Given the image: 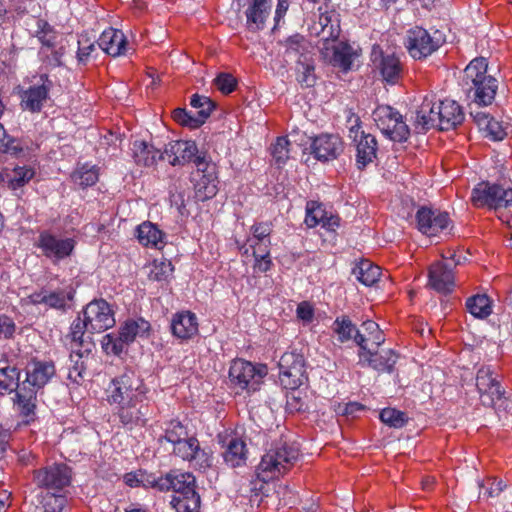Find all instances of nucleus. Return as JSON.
<instances>
[{
  "label": "nucleus",
  "instance_id": "1",
  "mask_svg": "<svg viewBox=\"0 0 512 512\" xmlns=\"http://www.w3.org/2000/svg\"><path fill=\"white\" fill-rule=\"evenodd\" d=\"M107 393V401L117 405V415L122 424L134 425L142 420L146 388L134 371L126 370L112 379Z\"/></svg>",
  "mask_w": 512,
  "mask_h": 512
},
{
  "label": "nucleus",
  "instance_id": "2",
  "mask_svg": "<svg viewBox=\"0 0 512 512\" xmlns=\"http://www.w3.org/2000/svg\"><path fill=\"white\" fill-rule=\"evenodd\" d=\"M56 368L52 361L32 358L25 366V379L19 391V414L29 424L35 418L37 393L55 376Z\"/></svg>",
  "mask_w": 512,
  "mask_h": 512
},
{
  "label": "nucleus",
  "instance_id": "3",
  "mask_svg": "<svg viewBox=\"0 0 512 512\" xmlns=\"http://www.w3.org/2000/svg\"><path fill=\"white\" fill-rule=\"evenodd\" d=\"M148 483L159 491H172L170 503L177 512L199 511L200 496L196 492V480L191 473L172 471Z\"/></svg>",
  "mask_w": 512,
  "mask_h": 512
},
{
  "label": "nucleus",
  "instance_id": "4",
  "mask_svg": "<svg viewBox=\"0 0 512 512\" xmlns=\"http://www.w3.org/2000/svg\"><path fill=\"white\" fill-rule=\"evenodd\" d=\"M488 63L486 58L473 59L464 70V82L467 95L478 106L491 105L495 99L498 81L487 75Z\"/></svg>",
  "mask_w": 512,
  "mask_h": 512
},
{
  "label": "nucleus",
  "instance_id": "5",
  "mask_svg": "<svg viewBox=\"0 0 512 512\" xmlns=\"http://www.w3.org/2000/svg\"><path fill=\"white\" fill-rule=\"evenodd\" d=\"M298 457V448L286 442H277L262 456L256 468V476L260 481L268 482L284 475Z\"/></svg>",
  "mask_w": 512,
  "mask_h": 512
},
{
  "label": "nucleus",
  "instance_id": "6",
  "mask_svg": "<svg viewBox=\"0 0 512 512\" xmlns=\"http://www.w3.org/2000/svg\"><path fill=\"white\" fill-rule=\"evenodd\" d=\"M476 387L482 405L496 411L507 407L506 391L501 383V376L491 366H482L476 374Z\"/></svg>",
  "mask_w": 512,
  "mask_h": 512
},
{
  "label": "nucleus",
  "instance_id": "7",
  "mask_svg": "<svg viewBox=\"0 0 512 512\" xmlns=\"http://www.w3.org/2000/svg\"><path fill=\"white\" fill-rule=\"evenodd\" d=\"M150 328V323L143 318L128 320L121 326L118 334L110 333L103 337L102 348L107 354L118 356L137 336L147 337Z\"/></svg>",
  "mask_w": 512,
  "mask_h": 512
},
{
  "label": "nucleus",
  "instance_id": "8",
  "mask_svg": "<svg viewBox=\"0 0 512 512\" xmlns=\"http://www.w3.org/2000/svg\"><path fill=\"white\" fill-rule=\"evenodd\" d=\"M268 369L264 364H253L243 359H235L229 368L231 385L248 392L259 389Z\"/></svg>",
  "mask_w": 512,
  "mask_h": 512
},
{
  "label": "nucleus",
  "instance_id": "9",
  "mask_svg": "<svg viewBox=\"0 0 512 512\" xmlns=\"http://www.w3.org/2000/svg\"><path fill=\"white\" fill-rule=\"evenodd\" d=\"M445 42L441 31L432 33L422 27H414L407 32L405 46L412 58L422 60L430 56Z\"/></svg>",
  "mask_w": 512,
  "mask_h": 512
},
{
  "label": "nucleus",
  "instance_id": "10",
  "mask_svg": "<svg viewBox=\"0 0 512 512\" xmlns=\"http://www.w3.org/2000/svg\"><path fill=\"white\" fill-rule=\"evenodd\" d=\"M373 118L377 127L390 140L404 142L410 136V129L403 121L402 115L388 105L378 106L373 111Z\"/></svg>",
  "mask_w": 512,
  "mask_h": 512
},
{
  "label": "nucleus",
  "instance_id": "11",
  "mask_svg": "<svg viewBox=\"0 0 512 512\" xmlns=\"http://www.w3.org/2000/svg\"><path fill=\"white\" fill-rule=\"evenodd\" d=\"M279 380L285 389L295 390L308 381L303 355L295 352H285L278 363Z\"/></svg>",
  "mask_w": 512,
  "mask_h": 512
},
{
  "label": "nucleus",
  "instance_id": "12",
  "mask_svg": "<svg viewBox=\"0 0 512 512\" xmlns=\"http://www.w3.org/2000/svg\"><path fill=\"white\" fill-rule=\"evenodd\" d=\"M471 201L476 207L487 206L495 210L509 208L512 207V189L481 182L473 189Z\"/></svg>",
  "mask_w": 512,
  "mask_h": 512
},
{
  "label": "nucleus",
  "instance_id": "13",
  "mask_svg": "<svg viewBox=\"0 0 512 512\" xmlns=\"http://www.w3.org/2000/svg\"><path fill=\"white\" fill-rule=\"evenodd\" d=\"M33 481L47 492L61 491L71 483V469L63 463L46 466L34 470Z\"/></svg>",
  "mask_w": 512,
  "mask_h": 512
},
{
  "label": "nucleus",
  "instance_id": "14",
  "mask_svg": "<svg viewBox=\"0 0 512 512\" xmlns=\"http://www.w3.org/2000/svg\"><path fill=\"white\" fill-rule=\"evenodd\" d=\"M53 81L47 74H41L27 89L20 92V106L31 113H39L50 99Z\"/></svg>",
  "mask_w": 512,
  "mask_h": 512
},
{
  "label": "nucleus",
  "instance_id": "15",
  "mask_svg": "<svg viewBox=\"0 0 512 512\" xmlns=\"http://www.w3.org/2000/svg\"><path fill=\"white\" fill-rule=\"evenodd\" d=\"M87 321L88 332L91 334L103 332L115 325L114 313L104 299L93 300L82 311Z\"/></svg>",
  "mask_w": 512,
  "mask_h": 512
},
{
  "label": "nucleus",
  "instance_id": "16",
  "mask_svg": "<svg viewBox=\"0 0 512 512\" xmlns=\"http://www.w3.org/2000/svg\"><path fill=\"white\" fill-rule=\"evenodd\" d=\"M75 244L76 242L72 238H60L48 231L41 232L37 241V246L43 255L51 259L53 263L69 257Z\"/></svg>",
  "mask_w": 512,
  "mask_h": 512
},
{
  "label": "nucleus",
  "instance_id": "17",
  "mask_svg": "<svg viewBox=\"0 0 512 512\" xmlns=\"http://www.w3.org/2000/svg\"><path fill=\"white\" fill-rule=\"evenodd\" d=\"M372 61L383 81L396 85L403 77V64L395 53H385L373 47Z\"/></svg>",
  "mask_w": 512,
  "mask_h": 512
},
{
  "label": "nucleus",
  "instance_id": "18",
  "mask_svg": "<svg viewBox=\"0 0 512 512\" xmlns=\"http://www.w3.org/2000/svg\"><path fill=\"white\" fill-rule=\"evenodd\" d=\"M417 227L420 232L431 237L446 231L449 228L450 218L448 213L421 207L416 213Z\"/></svg>",
  "mask_w": 512,
  "mask_h": 512
},
{
  "label": "nucleus",
  "instance_id": "19",
  "mask_svg": "<svg viewBox=\"0 0 512 512\" xmlns=\"http://www.w3.org/2000/svg\"><path fill=\"white\" fill-rule=\"evenodd\" d=\"M173 453L185 461H194L200 468L211 466V457L200 448L196 437L187 436L184 440L174 445Z\"/></svg>",
  "mask_w": 512,
  "mask_h": 512
},
{
  "label": "nucleus",
  "instance_id": "20",
  "mask_svg": "<svg viewBox=\"0 0 512 512\" xmlns=\"http://www.w3.org/2000/svg\"><path fill=\"white\" fill-rule=\"evenodd\" d=\"M428 278L429 286L438 293L448 294L455 286L453 268L448 262L433 263L429 268Z\"/></svg>",
  "mask_w": 512,
  "mask_h": 512
},
{
  "label": "nucleus",
  "instance_id": "21",
  "mask_svg": "<svg viewBox=\"0 0 512 512\" xmlns=\"http://www.w3.org/2000/svg\"><path fill=\"white\" fill-rule=\"evenodd\" d=\"M94 345L86 344L85 348H71L68 378L75 384L81 385L86 378L87 368L93 361L92 349Z\"/></svg>",
  "mask_w": 512,
  "mask_h": 512
},
{
  "label": "nucleus",
  "instance_id": "22",
  "mask_svg": "<svg viewBox=\"0 0 512 512\" xmlns=\"http://www.w3.org/2000/svg\"><path fill=\"white\" fill-rule=\"evenodd\" d=\"M312 154L320 161L336 159L343 151V144L337 135L322 134L311 144Z\"/></svg>",
  "mask_w": 512,
  "mask_h": 512
},
{
  "label": "nucleus",
  "instance_id": "23",
  "mask_svg": "<svg viewBox=\"0 0 512 512\" xmlns=\"http://www.w3.org/2000/svg\"><path fill=\"white\" fill-rule=\"evenodd\" d=\"M438 102L433 96H425L421 105L416 110L414 121L415 129L418 132H425L431 128L438 127L439 115L437 113Z\"/></svg>",
  "mask_w": 512,
  "mask_h": 512
},
{
  "label": "nucleus",
  "instance_id": "24",
  "mask_svg": "<svg viewBox=\"0 0 512 512\" xmlns=\"http://www.w3.org/2000/svg\"><path fill=\"white\" fill-rule=\"evenodd\" d=\"M171 332L181 340H189L198 334V321L194 313L182 311L174 314L171 319Z\"/></svg>",
  "mask_w": 512,
  "mask_h": 512
},
{
  "label": "nucleus",
  "instance_id": "25",
  "mask_svg": "<svg viewBox=\"0 0 512 512\" xmlns=\"http://www.w3.org/2000/svg\"><path fill=\"white\" fill-rule=\"evenodd\" d=\"M198 153L194 141L179 140L170 143L164 150V159L167 158L172 166L184 165L193 160Z\"/></svg>",
  "mask_w": 512,
  "mask_h": 512
},
{
  "label": "nucleus",
  "instance_id": "26",
  "mask_svg": "<svg viewBox=\"0 0 512 512\" xmlns=\"http://www.w3.org/2000/svg\"><path fill=\"white\" fill-rule=\"evenodd\" d=\"M437 113L439 115L438 128L442 131L455 128L464 120L462 108L454 100H439L437 105Z\"/></svg>",
  "mask_w": 512,
  "mask_h": 512
},
{
  "label": "nucleus",
  "instance_id": "27",
  "mask_svg": "<svg viewBox=\"0 0 512 512\" xmlns=\"http://www.w3.org/2000/svg\"><path fill=\"white\" fill-rule=\"evenodd\" d=\"M361 361L367 362L368 366L378 372L391 373L397 362L398 355L391 349L382 352L373 351L372 349L359 352Z\"/></svg>",
  "mask_w": 512,
  "mask_h": 512
},
{
  "label": "nucleus",
  "instance_id": "28",
  "mask_svg": "<svg viewBox=\"0 0 512 512\" xmlns=\"http://www.w3.org/2000/svg\"><path fill=\"white\" fill-rule=\"evenodd\" d=\"M270 11L269 0H250L245 11L247 28L250 31L262 30Z\"/></svg>",
  "mask_w": 512,
  "mask_h": 512
},
{
  "label": "nucleus",
  "instance_id": "29",
  "mask_svg": "<svg viewBox=\"0 0 512 512\" xmlns=\"http://www.w3.org/2000/svg\"><path fill=\"white\" fill-rule=\"evenodd\" d=\"M362 331H356L354 336L355 343L360 347V351L369 350L368 343L378 348L385 342V337L379 325L372 321L367 320L361 325Z\"/></svg>",
  "mask_w": 512,
  "mask_h": 512
},
{
  "label": "nucleus",
  "instance_id": "30",
  "mask_svg": "<svg viewBox=\"0 0 512 512\" xmlns=\"http://www.w3.org/2000/svg\"><path fill=\"white\" fill-rule=\"evenodd\" d=\"M127 40L121 30L109 28L98 39V46L113 57L124 54Z\"/></svg>",
  "mask_w": 512,
  "mask_h": 512
},
{
  "label": "nucleus",
  "instance_id": "31",
  "mask_svg": "<svg viewBox=\"0 0 512 512\" xmlns=\"http://www.w3.org/2000/svg\"><path fill=\"white\" fill-rule=\"evenodd\" d=\"M356 163L359 169L365 168L376 158L377 140L371 134L361 132L356 141Z\"/></svg>",
  "mask_w": 512,
  "mask_h": 512
},
{
  "label": "nucleus",
  "instance_id": "32",
  "mask_svg": "<svg viewBox=\"0 0 512 512\" xmlns=\"http://www.w3.org/2000/svg\"><path fill=\"white\" fill-rule=\"evenodd\" d=\"M20 370L15 366L0 367V395L15 392L14 405L19 411Z\"/></svg>",
  "mask_w": 512,
  "mask_h": 512
},
{
  "label": "nucleus",
  "instance_id": "33",
  "mask_svg": "<svg viewBox=\"0 0 512 512\" xmlns=\"http://www.w3.org/2000/svg\"><path fill=\"white\" fill-rule=\"evenodd\" d=\"M133 157L137 165L150 167L156 164L158 160L164 159V152L145 141H135L133 143Z\"/></svg>",
  "mask_w": 512,
  "mask_h": 512
},
{
  "label": "nucleus",
  "instance_id": "34",
  "mask_svg": "<svg viewBox=\"0 0 512 512\" xmlns=\"http://www.w3.org/2000/svg\"><path fill=\"white\" fill-rule=\"evenodd\" d=\"M247 453L246 443L242 439L235 437L227 444L223 452V458L227 465L231 468H236L246 464Z\"/></svg>",
  "mask_w": 512,
  "mask_h": 512
},
{
  "label": "nucleus",
  "instance_id": "35",
  "mask_svg": "<svg viewBox=\"0 0 512 512\" xmlns=\"http://www.w3.org/2000/svg\"><path fill=\"white\" fill-rule=\"evenodd\" d=\"M218 192V177L213 168L210 167L208 174L202 175L195 185V196L199 201H206L213 198Z\"/></svg>",
  "mask_w": 512,
  "mask_h": 512
},
{
  "label": "nucleus",
  "instance_id": "36",
  "mask_svg": "<svg viewBox=\"0 0 512 512\" xmlns=\"http://www.w3.org/2000/svg\"><path fill=\"white\" fill-rule=\"evenodd\" d=\"M356 279L366 286L375 284L381 275V268L367 259H362L352 269Z\"/></svg>",
  "mask_w": 512,
  "mask_h": 512
},
{
  "label": "nucleus",
  "instance_id": "37",
  "mask_svg": "<svg viewBox=\"0 0 512 512\" xmlns=\"http://www.w3.org/2000/svg\"><path fill=\"white\" fill-rule=\"evenodd\" d=\"M318 25L321 29L318 36L324 41L336 40L340 35V23L335 12H326L319 16Z\"/></svg>",
  "mask_w": 512,
  "mask_h": 512
},
{
  "label": "nucleus",
  "instance_id": "38",
  "mask_svg": "<svg viewBox=\"0 0 512 512\" xmlns=\"http://www.w3.org/2000/svg\"><path fill=\"white\" fill-rule=\"evenodd\" d=\"M91 333L88 332V324L86 319L80 315L73 321L71 325V347L85 348L86 344L94 345L91 338Z\"/></svg>",
  "mask_w": 512,
  "mask_h": 512
},
{
  "label": "nucleus",
  "instance_id": "39",
  "mask_svg": "<svg viewBox=\"0 0 512 512\" xmlns=\"http://www.w3.org/2000/svg\"><path fill=\"white\" fill-rule=\"evenodd\" d=\"M355 57L356 53L349 44L339 42L333 46L331 63L333 66L339 67L346 72L351 69Z\"/></svg>",
  "mask_w": 512,
  "mask_h": 512
},
{
  "label": "nucleus",
  "instance_id": "40",
  "mask_svg": "<svg viewBox=\"0 0 512 512\" xmlns=\"http://www.w3.org/2000/svg\"><path fill=\"white\" fill-rule=\"evenodd\" d=\"M136 231L138 241L144 246L157 247L159 243H162L164 233L149 221L140 224Z\"/></svg>",
  "mask_w": 512,
  "mask_h": 512
},
{
  "label": "nucleus",
  "instance_id": "41",
  "mask_svg": "<svg viewBox=\"0 0 512 512\" xmlns=\"http://www.w3.org/2000/svg\"><path fill=\"white\" fill-rule=\"evenodd\" d=\"M297 81L301 84L302 87H313L316 84V74H315V65L314 61L308 57L304 56V60H297Z\"/></svg>",
  "mask_w": 512,
  "mask_h": 512
},
{
  "label": "nucleus",
  "instance_id": "42",
  "mask_svg": "<svg viewBox=\"0 0 512 512\" xmlns=\"http://www.w3.org/2000/svg\"><path fill=\"white\" fill-rule=\"evenodd\" d=\"M466 308L472 316L480 319L488 317L492 312L490 299L485 294L469 297L466 300Z\"/></svg>",
  "mask_w": 512,
  "mask_h": 512
},
{
  "label": "nucleus",
  "instance_id": "43",
  "mask_svg": "<svg viewBox=\"0 0 512 512\" xmlns=\"http://www.w3.org/2000/svg\"><path fill=\"white\" fill-rule=\"evenodd\" d=\"M285 54L289 57H298L304 60V56H308L309 42L304 36L294 34L284 41Z\"/></svg>",
  "mask_w": 512,
  "mask_h": 512
},
{
  "label": "nucleus",
  "instance_id": "44",
  "mask_svg": "<svg viewBox=\"0 0 512 512\" xmlns=\"http://www.w3.org/2000/svg\"><path fill=\"white\" fill-rule=\"evenodd\" d=\"M332 330L337 334L341 343L354 340L356 331H359L348 316L337 317L332 325Z\"/></svg>",
  "mask_w": 512,
  "mask_h": 512
},
{
  "label": "nucleus",
  "instance_id": "45",
  "mask_svg": "<svg viewBox=\"0 0 512 512\" xmlns=\"http://www.w3.org/2000/svg\"><path fill=\"white\" fill-rule=\"evenodd\" d=\"M164 432V435L159 438V441L162 442L164 439L173 445H176L189 436L187 428L178 420H171L166 423Z\"/></svg>",
  "mask_w": 512,
  "mask_h": 512
},
{
  "label": "nucleus",
  "instance_id": "46",
  "mask_svg": "<svg viewBox=\"0 0 512 512\" xmlns=\"http://www.w3.org/2000/svg\"><path fill=\"white\" fill-rule=\"evenodd\" d=\"M34 35L46 48H52L55 46L57 32L47 21L43 19L36 20V30Z\"/></svg>",
  "mask_w": 512,
  "mask_h": 512
},
{
  "label": "nucleus",
  "instance_id": "47",
  "mask_svg": "<svg viewBox=\"0 0 512 512\" xmlns=\"http://www.w3.org/2000/svg\"><path fill=\"white\" fill-rule=\"evenodd\" d=\"M71 177L75 184L86 188L94 185L98 181V170L95 166L89 167L88 165H83L75 170Z\"/></svg>",
  "mask_w": 512,
  "mask_h": 512
},
{
  "label": "nucleus",
  "instance_id": "48",
  "mask_svg": "<svg viewBox=\"0 0 512 512\" xmlns=\"http://www.w3.org/2000/svg\"><path fill=\"white\" fill-rule=\"evenodd\" d=\"M173 271L174 267L170 261L154 260L149 272V279L158 282L168 281Z\"/></svg>",
  "mask_w": 512,
  "mask_h": 512
},
{
  "label": "nucleus",
  "instance_id": "49",
  "mask_svg": "<svg viewBox=\"0 0 512 512\" xmlns=\"http://www.w3.org/2000/svg\"><path fill=\"white\" fill-rule=\"evenodd\" d=\"M71 299L72 295L70 293L65 292L64 290H46L43 304L49 308L65 310L67 302Z\"/></svg>",
  "mask_w": 512,
  "mask_h": 512
},
{
  "label": "nucleus",
  "instance_id": "50",
  "mask_svg": "<svg viewBox=\"0 0 512 512\" xmlns=\"http://www.w3.org/2000/svg\"><path fill=\"white\" fill-rule=\"evenodd\" d=\"M34 174V170L26 166L14 168L12 173L8 175L9 187L15 190L24 186L34 177Z\"/></svg>",
  "mask_w": 512,
  "mask_h": 512
},
{
  "label": "nucleus",
  "instance_id": "51",
  "mask_svg": "<svg viewBox=\"0 0 512 512\" xmlns=\"http://www.w3.org/2000/svg\"><path fill=\"white\" fill-rule=\"evenodd\" d=\"M380 420L393 428H402L407 423L404 412L394 408H385L380 412Z\"/></svg>",
  "mask_w": 512,
  "mask_h": 512
},
{
  "label": "nucleus",
  "instance_id": "52",
  "mask_svg": "<svg viewBox=\"0 0 512 512\" xmlns=\"http://www.w3.org/2000/svg\"><path fill=\"white\" fill-rule=\"evenodd\" d=\"M67 504V498L63 494L56 492H47L43 496V509L45 512H62Z\"/></svg>",
  "mask_w": 512,
  "mask_h": 512
},
{
  "label": "nucleus",
  "instance_id": "53",
  "mask_svg": "<svg viewBox=\"0 0 512 512\" xmlns=\"http://www.w3.org/2000/svg\"><path fill=\"white\" fill-rule=\"evenodd\" d=\"M290 142L286 137H278L271 147V155L278 165L285 164L289 159Z\"/></svg>",
  "mask_w": 512,
  "mask_h": 512
},
{
  "label": "nucleus",
  "instance_id": "54",
  "mask_svg": "<svg viewBox=\"0 0 512 512\" xmlns=\"http://www.w3.org/2000/svg\"><path fill=\"white\" fill-rule=\"evenodd\" d=\"M22 152L23 148L19 145L17 139L10 137L0 123V153L18 155Z\"/></svg>",
  "mask_w": 512,
  "mask_h": 512
},
{
  "label": "nucleus",
  "instance_id": "55",
  "mask_svg": "<svg viewBox=\"0 0 512 512\" xmlns=\"http://www.w3.org/2000/svg\"><path fill=\"white\" fill-rule=\"evenodd\" d=\"M326 212L320 204L309 202L306 208L305 223L308 227H315L321 224Z\"/></svg>",
  "mask_w": 512,
  "mask_h": 512
},
{
  "label": "nucleus",
  "instance_id": "56",
  "mask_svg": "<svg viewBox=\"0 0 512 512\" xmlns=\"http://www.w3.org/2000/svg\"><path fill=\"white\" fill-rule=\"evenodd\" d=\"M346 114V127L349 130V138L352 141H356L360 136L361 132V120L360 117L352 111V109L345 110Z\"/></svg>",
  "mask_w": 512,
  "mask_h": 512
},
{
  "label": "nucleus",
  "instance_id": "57",
  "mask_svg": "<svg viewBox=\"0 0 512 512\" xmlns=\"http://www.w3.org/2000/svg\"><path fill=\"white\" fill-rule=\"evenodd\" d=\"M214 84L223 94H229L236 88L237 80L230 73H220L215 79Z\"/></svg>",
  "mask_w": 512,
  "mask_h": 512
},
{
  "label": "nucleus",
  "instance_id": "58",
  "mask_svg": "<svg viewBox=\"0 0 512 512\" xmlns=\"http://www.w3.org/2000/svg\"><path fill=\"white\" fill-rule=\"evenodd\" d=\"M251 232L253 234V239L257 240V243L252 245L254 248L258 243L264 242L265 240L270 243L269 236L272 232V227L269 223L261 222L254 224L251 227Z\"/></svg>",
  "mask_w": 512,
  "mask_h": 512
},
{
  "label": "nucleus",
  "instance_id": "59",
  "mask_svg": "<svg viewBox=\"0 0 512 512\" xmlns=\"http://www.w3.org/2000/svg\"><path fill=\"white\" fill-rule=\"evenodd\" d=\"M505 486L502 480L496 478H487L480 484V488L485 489L484 495L487 497L498 496Z\"/></svg>",
  "mask_w": 512,
  "mask_h": 512
},
{
  "label": "nucleus",
  "instance_id": "60",
  "mask_svg": "<svg viewBox=\"0 0 512 512\" xmlns=\"http://www.w3.org/2000/svg\"><path fill=\"white\" fill-rule=\"evenodd\" d=\"M190 104L192 107L198 109V111H203L204 114H207V118L215 108V103L210 98L206 96H200L198 94H194L191 97Z\"/></svg>",
  "mask_w": 512,
  "mask_h": 512
},
{
  "label": "nucleus",
  "instance_id": "61",
  "mask_svg": "<svg viewBox=\"0 0 512 512\" xmlns=\"http://www.w3.org/2000/svg\"><path fill=\"white\" fill-rule=\"evenodd\" d=\"M50 52L47 53L43 51L46 56L47 63L52 67H59L63 65L62 58L65 54V46L61 44L58 48L54 46L52 48H47Z\"/></svg>",
  "mask_w": 512,
  "mask_h": 512
},
{
  "label": "nucleus",
  "instance_id": "62",
  "mask_svg": "<svg viewBox=\"0 0 512 512\" xmlns=\"http://www.w3.org/2000/svg\"><path fill=\"white\" fill-rule=\"evenodd\" d=\"M15 330L16 325L14 321L6 315H0V340L11 339Z\"/></svg>",
  "mask_w": 512,
  "mask_h": 512
},
{
  "label": "nucleus",
  "instance_id": "63",
  "mask_svg": "<svg viewBox=\"0 0 512 512\" xmlns=\"http://www.w3.org/2000/svg\"><path fill=\"white\" fill-rule=\"evenodd\" d=\"M483 129L486 131L487 136L494 141L503 140L506 136L505 130L493 118L490 119V123H487Z\"/></svg>",
  "mask_w": 512,
  "mask_h": 512
},
{
  "label": "nucleus",
  "instance_id": "64",
  "mask_svg": "<svg viewBox=\"0 0 512 512\" xmlns=\"http://www.w3.org/2000/svg\"><path fill=\"white\" fill-rule=\"evenodd\" d=\"M88 42V39L78 40L77 59L79 63L85 64L91 52L95 49V44Z\"/></svg>",
  "mask_w": 512,
  "mask_h": 512
}]
</instances>
